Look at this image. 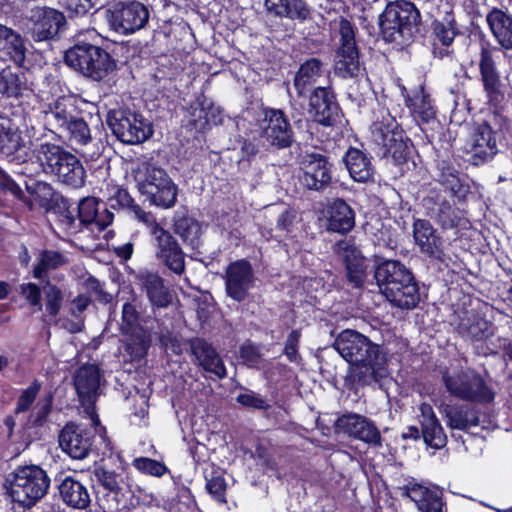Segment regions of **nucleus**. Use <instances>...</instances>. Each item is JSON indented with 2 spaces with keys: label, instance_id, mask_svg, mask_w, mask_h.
Masks as SVG:
<instances>
[{
  "label": "nucleus",
  "instance_id": "nucleus-42",
  "mask_svg": "<svg viewBox=\"0 0 512 512\" xmlns=\"http://www.w3.org/2000/svg\"><path fill=\"white\" fill-rule=\"evenodd\" d=\"M424 201L430 210V215L436 218L444 228H451L459 224L460 211L453 209L448 201L440 199L439 194L435 197L428 196Z\"/></svg>",
  "mask_w": 512,
  "mask_h": 512
},
{
  "label": "nucleus",
  "instance_id": "nucleus-21",
  "mask_svg": "<svg viewBox=\"0 0 512 512\" xmlns=\"http://www.w3.org/2000/svg\"><path fill=\"white\" fill-rule=\"evenodd\" d=\"M136 188L140 192H170L175 189V184L165 170L144 163L133 173Z\"/></svg>",
  "mask_w": 512,
  "mask_h": 512
},
{
  "label": "nucleus",
  "instance_id": "nucleus-9",
  "mask_svg": "<svg viewBox=\"0 0 512 512\" xmlns=\"http://www.w3.org/2000/svg\"><path fill=\"white\" fill-rule=\"evenodd\" d=\"M371 132L373 141L381 147L384 157H390L396 165L406 162L408 144L403 140V133L397 129L394 119L373 123Z\"/></svg>",
  "mask_w": 512,
  "mask_h": 512
},
{
  "label": "nucleus",
  "instance_id": "nucleus-50",
  "mask_svg": "<svg viewBox=\"0 0 512 512\" xmlns=\"http://www.w3.org/2000/svg\"><path fill=\"white\" fill-rule=\"evenodd\" d=\"M457 28L453 19L447 18L445 22H437L434 25V34L436 39L446 48L438 52L439 57L448 55L450 51L448 47L457 35ZM434 54H437V48H434Z\"/></svg>",
  "mask_w": 512,
  "mask_h": 512
},
{
  "label": "nucleus",
  "instance_id": "nucleus-64",
  "mask_svg": "<svg viewBox=\"0 0 512 512\" xmlns=\"http://www.w3.org/2000/svg\"><path fill=\"white\" fill-rule=\"evenodd\" d=\"M439 183L442 185L443 190L448 192H461L463 189L459 177L454 173L442 174Z\"/></svg>",
  "mask_w": 512,
  "mask_h": 512
},
{
  "label": "nucleus",
  "instance_id": "nucleus-7",
  "mask_svg": "<svg viewBox=\"0 0 512 512\" xmlns=\"http://www.w3.org/2000/svg\"><path fill=\"white\" fill-rule=\"evenodd\" d=\"M149 10L139 1H119L105 10L109 27L121 35H129L143 29L149 21Z\"/></svg>",
  "mask_w": 512,
  "mask_h": 512
},
{
  "label": "nucleus",
  "instance_id": "nucleus-6",
  "mask_svg": "<svg viewBox=\"0 0 512 512\" xmlns=\"http://www.w3.org/2000/svg\"><path fill=\"white\" fill-rule=\"evenodd\" d=\"M49 486L50 478L41 467L23 466L15 471L9 494L14 502L31 507L46 495Z\"/></svg>",
  "mask_w": 512,
  "mask_h": 512
},
{
  "label": "nucleus",
  "instance_id": "nucleus-48",
  "mask_svg": "<svg viewBox=\"0 0 512 512\" xmlns=\"http://www.w3.org/2000/svg\"><path fill=\"white\" fill-rule=\"evenodd\" d=\"M408 101L410 102L409 106L413 114L423 122H429L434 119L436 114L434 106L430 96L424 92L423 88L415 91Z\"/></svg>",
  "mask_w": 512,
  "mask_h": 512
},
{
  "label": "nucleus",
  "instance_id": "nucleus-16",
  "mask_svg": "<svg viewBox=\"0 0 512 512\" xmlns=\"http://www.w3.org/2000/svg\"><path fill=\"white\" fill-rule=\"evenodd\" d=\"M335 427L355 439L361 440L371 446L380 447L382 437L375 424L366 417L349 413L336 420Z\"/></svg>",
  "mask_w": 512,
  "mask_h": 512
},
{
  "label": "nucleus",
  "instance_id": "nucleus-54",
  "mask_svg": "<svg viewBox=\"0 0 512 512\" xmlns=\"http://www.w3.org/2000/svg\"><path fill=\"white\" fill-rule=\"evenodd\" d=\"M40 389L41 384L38 380H34L28 388L24 389L18 397L15 414L27 412L35 401Z\"/></svg>",
  "mask_w": 512,
  "mask_h": 512
},
{
  "label": "nucleus",
  "instance_id": "nucleus-17",
  "mask_svg": "<svg viewBox=\"0 0 512 512\" xmlns=\"http://www.w3.org/2000/svg\"><path fill=\"white\" fill-rule=\"evenodd\" d=\"M254 279V272L248 261L239 260L229 264L225 273L227 295L237 302L245 300L254 285Z\"/></svg>",
  "mask_w": 512,
  "mask_h": 512
},
{
  "label": "nucleus",
  "instance_id": "nucleus-36",
  "mask_svg": "<svg viewBox=\"0 0 512 512\" xmlns=\"http://www.w3.org/2000/svg\"><path fill=\"white\" fill-rule=\"evenodd\" d=\"M266 11L276 17L303 21L310 11L304 0H264Z\"/></svg>",
  "mask_w": 512,
  "mask_h": 512
},
{
  "label": "nucleus",
  "instance_id": "nucleus-37",
  "mask_svg": "<svg viewBox=\"0 0 512 512\" xmlns=\"http://www.w3.org/2000/svg\"><path fill=\"white\" fill-rule=\"evenodd\" d=\"M143 289L150 303L158 308H166L172 301V295L157 273H144L140 276Z\"/></svg>",
  "mask_w": 512,
  "mask_h": 512
},
{
  "label": "nucleus",
  "instance_id": "nucleus-24",
  "mask_svg": "<svg viewBox=\"0 0 512 512\" xmlns=\"http://www.w3.org/2000/svg\"><path fill=\"white\" fill-rule=\"evenodd\" d=\"M310 112L318 123L332 125L339 114L334 93L325 87H317L310 97Z\"/></svg>",
  "mask_w": 512,
  "mask_h": 512
},
{
  "label": "nucleus",
  "instance_id": "nucleus-19",
  "mask_svg": "<svg viewBox=\"0 0 512 512\" xmlns=\"http://www.w3.org/2000/svg\"><path fill=\"white\" fill-rule=\"evenodd\" d=\"M465 149L470 154L473 165H480L492 159L496 153V141L490 125L482 123L476 126Z\"/></svg>",
  "mask_w": 512,
  "mask_h": 512
},
{
  "label": "nucleus",
  "instance_id": "nucleus-55",
  "mask_svg": "<svg viewBox=\"0 0 512 512\" xmlns=\"http://www.w3.org/2000/svg\"><path fill=\"white\" fill-rule=\"evenodd\" d=\"M206 489L208 493L219 503L225 504L227 502V483L222 475L215 473L212 474L210 478H207Z\"/></svg>",
  "mask_w": 512,
  "mask_h": 512
},
{
  "label": "nucleus",
  "instance_id": "nucleus-60",
  "mask_svg": "<svg viewBox=\"0 0 512 512\" xmlns=\"http://www.w3.org/2000/svg\"><path fill=\"white\" fill-rule=\"evenodd\" d=\"M99 1L100 0H63V5L71 14L84 15Z\"/></svg>",
  "mask_w": 512,
  "mask_h": 512
},
{
  "label": "nucleus",
  "instance_id": "nucleus-10",
  "mask_svg": "<svg viewBox=\"0 0 512 512\" xmlns=\"http://www.w3.org/2000/svg\"><path fill=\"white\" fill-rule=\"evenodd\" d=\"M258 125L262 139L270 146L285 149L292 145L294 132L282 110L265 108Z\"/></svg>",
  "mask_w": 512,
  "mask_h": 512
},
{
  "label": "nucleus",
  "instance_id": "nucleus-25",
  "mask_svg": "<svg viewBox=\"0 0 512 512\" xmlns=\"http://www.w3.org/2000/svg\"><path fill=\"white\" fill-rule=\"evenodd\" d=\"M191 353L197 364L206 372L212 373L218 378L226 377V368L216 349L202 338H194L190 341Z\"/></svg>",
  "mask_w": 512,
  "mask_h": 512
},
{
  "label": "nucleus",
  "instance_id": "nucleus-59",
  "mask_svg": "<svg viewBox=\"0 0 512 512\" xmlns=\"http://www.w3.org/2000/svg\"><path fill=\"white\" fill-rule=\"evenodd\" d=\"M117 201L122 206L127 207L140 221L145 223L150 221L151 215L145 213L138 204H135L130 194H117Z\"/></svg>",
  "mask_w": 512,
  "mask_h": 512
},
{
  "label": "nucleus",
  "instance_id": "nucleus-13",
  "mask_svg": "<svg viewBox=\"0 0 512 512\" xmlns=\"http://www.w3.org/2000/svg\"><path fill=\"white\" fill-rule=\"evenodd\" d=\"M101 375L98 367L87 364L79 367L74 375V386L83 405H87V412L93 425L99 424V418L93 411V403L100 394Z\"/></svg>",
  "mask_w": 512,
  "mask_h": 512
},
{
  "label": "nucleus",
  "instance_id": "nucleus-27",
  "mask_svg": "<svg viewBox=\"0 0 512 512\" xmlns=\"http://www.w3.org/2000/svg\"><path fill=\"white\" fill-rule=\"evenodd\" d=\"M337 253L346 265L349 282L355 287H360L366 276L365 258L360 250L350 241H340L337 243Z\"/></svg>",
  "mask_w": 512,
  "mask_h": 512
},
{
  "label": "nucleus",
  "instance_id": "nucleus-34",
  "mask_svg": "<svg viewBox=\"0 0 512 512\" xmlns=\"http://www.w3.org/2000/svg\"><path fill=\"white\" fill-rule=\"evenodd\" d=\"M52 173L72 189H79L84 184L85 170L79 159L70 152L64 155Z\"/></svg>",
  "mask_w": 512,
  "mask_h": 512
},
{
  "label": "nucleus",
  "instance_id": "nucleus-28",
  "mask_svg": "<svg viewBox=\"0 0 512 512\" xmlns=\"http://www.w3.org/2000/svg\"><path fill=\"white\" fill-rule=\"evenodd\" d=\"M58 492L61 500L73 509H86L91 501L88 488L72 476H60L58 479Z\"/></svg>",
  "mask_w": 512,
  "mask_h": 512
},
{
  "label": "nucleus",
  "instance_id": "nucleus-32",
  "mask_svg": "<svg viewBox=\"0 0 512 512\" xmlns=\"http://www.w3.org/2000/svg\"><path fill=\"white\" fill-rule=\"evenodd\" d=\"M327 219V229L337 233L349 232L355 224L354 214L348 204L342 200L331 203L324 211Z\"/></svg>",
  "mask_w": 512,
  "mask_h": 512
},
{
  "label": "nucleus",
  "instance_id": "nucleus-23",
  "mask_svg": "<svg viewBox=\"0 0 512 512\" xmlns=\"http://www.w3.org/2000/svg\"><path fill=\"white\" fill-rule=\"evenodd\" d=\"M383 295L388 301L402 309H412L420 301L419 287L411 271L396 284L384 288Z\"/></svg>",
  "mask_w": 512,
  "mask_h": 512
},
{
  "label": "nucleus",
  "instance_id": "nucleus-31",
  "mask_svg": "<svg viewBox=\"0 0 512 512\" xmlns=\"http://www.w3.org/2000/svg\"><path fill=\"white\" fill-rule=\"evenodd\" d=\"M30 140L22 136L18 127L6 117L0 116V152L6 155L19 153L18 158L24 157Z\"/></svg>",
  "mask_w": 512,
  "mask_h": 512
},
{
  "label": "nucleus",
  "instance_id": "nucleus-63",
  "mask_svg": "<svg viewBox=\"0 0 512 512\" xmlns=\"http://www.w3.org/2000/svg\"><path fill=\"white\" fill-rule=\"evenodd\" d=\"M297 219V211L293 208H286L277 219V229L290 232Z\"/></svg>",
  "mask_w": 512,
  "mask_h": 512
},
{
  "label": "nucleus",
  "instance_id": "nucleus-33",
  "mask_svg": "<svg viewBox=\"0 0 512 512\" xmlns=\"http://www.w3.org/2000/svg\"><path fill=\"white\" fill-rule=\"evenodd\" d=\"M406 493L416 504L420 512L442 511V493L438 489L429 488L420 484H412L407 486Z\"/></svg>",
  "mask_w": 512,
  "mask_h": 512
},
{
  "label": "nucleus",
  "instance_id": "nucleus-52",
  "mask_svg": "<svg viewBox=\"0 0 512 512\" xmlns=\"http://www.w3.org/2000/svg\"><path fill=\"white\" fill-rule=\"evenodd\" d=\"M132 465L141 473L151 475L154 477H161L169 472V469L162 462L157 460L138 457L133 460Z\"/></svg>",
  "mask_w": 512,
  "mask_h": 512
},
{
  "label": "nucleus",
  "instance_id": "nucleus-51",
  "mask_svg": "<svg viewBox=\"0 0 512 512\" xmlns=\"http://www.w3.org/2000/svg\"><path fill=\"white\" fill-rule=\"evenodd\" d=\"M421 432L424 442L435 449H441L447 443V436L438 418L423 425Z\"/></svg>",
  "mask_w": 512,
  "mask_h": 512
},
{
  "label": "nucleus",
  "instance_id": "nucleus-35",
  "mask_svg": "<svg viewBox=\"0 0 512 512\" xmlns=\"http://www.w3.org/2000/svg\"><path fill=\"white\" fill-rule=\"evenodd\" d=\"M490 31L504 50H512V17L499 9L491 10L486 16Z\"/></svg>",
  "mask_w": 512,
  "mask_h": 512
},
{
  "label": "nucleus",
  "instance_id": "nucleus-5",
  "mask_svg": "<svg viewBox=\"0 0 512 512\" xmlns=\"http://www.w3.org/2000/svg\"><path fill=\"white\" fill-rule=\"evenodd\" d=\"M94 476L105 491L103 496L98 498L103 510L120 512L128 507L133 495L131 479L128 474L99 466L95 468Z\"/></svg>",
  "mask_w": 512,
  "mask_h": 512
},
{
  "label": "nucleus",
  "instance_id": "nucleus-43",
  "mask_svg": "<svg viewBox=\"0 0 512 512\" xmlns=\"http://www.w3.org/2000/svg\"><path fill=\"white\" fill-rule=\"evenodd\" d=\"M73 106L67 98H59L43 110L44 120L51 128L66 129L73 119Z\"/></svg>",
  "mask_w": 512,
  "mask_h": 512
},
{
  "label": "nucleus",
  "instance_id": "nucleus-56",
  "mask_svg": "<svg viewBox=\"0 0 512 512\" xmlns=\"http://www.w3.org/2000/svg\"><path fill=\"white\" fill-rule=\"evenodd\" d=\"M71 137L80 144H87L90 140V130L83 119L73 117L66 127Z\"/></svg>",
  "mask_w": 512,
  "mask_h": 512
},
{
  "label": "nucleus",
  "instance_id": "nucleus-49",
  "mask_svg": "<svg viewBox=\"0 0 512 512\" xmlns=\"http://www.w3.org/2000/svg\"><path fill=\"white\" fill-rule=\"evenodd\" d=\"M67 263V258L58 251L45 250L38 257V264L33 270V275L37 279H41L50 270L57 269Z\"/></svg>",
  "mask_w": 512,
  "mask_h": 512
},
{
  "label": "nucleus",
  "instance_id": "nucleus-46",
  "mask_svg": "<svg viewBox=\"0 0 512 512\" xmlns=\"http://www.w3.org/2000/svg\"><path fill=\"white\" fill-rule=\"evenodd\" d=\"M174 232L184 244L192 248L199 247L201 243L202 226L192 217L183 216L174 221Z\"/></svg>",
  "mask_w": 512,
  "mask_h": 512
},
{
  "label": "nucleus",
  "instance_id": "nucleus-58",
  "mask_svg": "<svg viewBox=\"0 0 512 512\" xmlns=\"http://www.w3.org/2000/svg\"><path fill=\"white\" fill-rule=\"evenodd\" d=\"M20 293L31 306L37 307L39 311L42 310L41 290L37 284L31 282L22 284Z\"/></svg>",
  "mask_w": 512,
  "mask_h": 512
},
{
  "label": "nucleus",
  "instance_id": "nucleus-53",
  "mask_svg": "<svg viewBox=\"0 0 512 512\" xmlns=\"http://www.w3.org/2000/svg\"><path fill=\"white\" fill-rule=\"evenodd\" d=\"M45 301H46V309L48 313L52 316H55L59 313L62 301H63V293L60 288L56 285L48 282L43 287Z\"/></svg>",
  "mask_w": 512,
  "mask_h": 512
},
{
  "label": "nucleus",
  "instance_id": "nucleus-44",
  "mask_svg": "<svg viewBox=\"0 0 512 512\" xmlns=\"http://www.w3.org/2000/svg\"><path fill=\"white\" fill-rule=\"evenodd\" d=\"M78 217L83 224L95 223L103 229L112 222V214L104 208L103 215L99 212L98 200L93 196L83 198L78 205Z\"/></svg>",
  "mask_w": 512,
  "mask_h": 512
},
{
  "label": "nucleus",
  "instance_id": "nucleus-3",
  "mask_svg": "<svg viewBox=\"0 0 512 512\" xmlns=\"http://www.w3.org/2000/svg\"><path fill=\"white\" fill-rule=\"evenodd\" d=\"M65 62L95 81L106 78L116 66L114 59L106 50L89 43L76 44L68 49L65 53Z\"/></svg>",
  "mask_w": 512,
  "mask_h": 512
},
{
  "label": "nucleus",
  "instance_id": "nucleus-8",
  "mask_svg": "<svg viewBox=\"0 0 512 512\" xmlns=\"http://www.w3.org/2000/svg\"><path fill=\"white\" fill-rule=\"evenodd\" d=\"M107 123L114 135L127 144L141 143L152 135L151 124L141 115L129 110L110 112Z\"/></svg>",
  "mask_w": 512,
  "mask_h": 512
},
{
  "label": "nucleus",
  "instance_id": "nucleus-57",
  "mask_svg": "<svg viewBox=\"0 0 512 512\" xmlns=\"http://www.w3.org/2000/svg\"><path fill=\"white\" fill-rule=\"evenodd\" d=\"M300 332L293 330L287 337L284 347V354L290 362L299 363L301 356L298 353V346L300 340Z\"/></svg>",
  "mask_w": 512,
  "mask_h": 512
},
{
  "label": "nucleus",
  "instance_id": "nucleus-1",
  "mask_svg": "<svg viewBox=\"0 0 512 512\" xmlns=\"http://www.w3.org/2000/svg\"><path fill=\"white\" fill-rule=\"evenodd\" d=\"M334 349L352 365L351 376L364 386L386 376V357L379 345L358 331L346 329L336 337Z\"/></svg>",
  "mask_w": 512,
  "mask_h": 512
},
{
  "label": "nucleus",
  "instance_id": "nucleus-39",
  "mask_svg": "<svg viewBox=\"0 0 512 512\" xmlns=\"http://www.w3.org/2000/svg\"><path fill=\"white\" fill-rule=\"evenodd\" d=\"M442 413L447 419V425L451 429L466 431L471 427L479 425V416L477 411L468 406L445 405Z\"/></svg>",
  "mask_w": 512,
  "mask_h": 512
},
{
  "label": "nucleus",
  "instance_id": "nucleus-30",
  "mask_svg": "<svg viewBox=\"0 0 512 512\" xmlns=\"http://www.w3.org/2000/svg\"><path fill=\"white\" fill-rule=\"evenodd\" d=\"M413 236L422 253L436 259H442L444 255L442 240L429 221L416 220L413 225Z\"/></svg>",
  "mask_w": 512,
  "mask_h": 512
},
{
  "label": "nucleus",
  "instance_id": "nucleus-22",
  "mask_svg": "<svg viewBox=\"0 0 512 512\" xmlns=\"http://www.w3.org/2000/svg\"><path fill=\"white\" fill-rule=\"evenodd\" d=\"M383 295L388 301L402 309H412L420 301L419 287L411 271L396 284L384 288Z\"/></svg>",
  "mask_w": 512,
  "mask_h": 512
},
{
  "label": "nucleus",
  "instance_id": "nucleus-14",
  "mask_svg": "<svg viewBox=\"0 0 512 512\" xmlns=\"http://www.w3.org/2000/svg\"><path fill=\"white\" fill-rule=\"evenodd\" d=\"M29 32L34 41L41 42L54 39L65 23L62 13L47 7H36L29 17Z\"/></svg>",
  "mask_w": 512,
  "mask_h": 512
},
{
  "label": "nucleus",
  "instance_id": "nucleus-29",
  "mask_svg": "<svg viewBox=\"0 0 512 512\" xmlns=\"http://www.w3.org/2000/svg\"><path fill=\"white\" fill-rule=\"evenodd\" d=\"M67 152L61 146L45 141L35 144L29 153L25 152L23 160L36 163L44 172L52 173Z\"/></svg>",
  "mask_w": 512,
  "mask_h": 512
},
{
  "label": "nucleus",
  "instance_id": "nucleus-15",
  "mask_svg": "<svg viewBox=\"0 0 512 512\" xmlns=\"http://www.w3.org/2000/svg\"><path fill=\"white\" fill-rule=\"evenodd\" d=\"M501 52L500 48H482L479 69L484 91L489 103L494 106L500 104L504 99L501 91L500 76L496 69L497 54Z\"/></svg>",
  "mask_w": 512,
  "mask_h": 512
},
{
  "label": "nucleus",
  "instance_id": "nucleus-61",
  "mask_svg": "<svg viewBox=\"0 0 512 512\" xmlns=\"http://www.w3.org/2000/svg\"><path fill=\"white\" fill-rule=\"evenodd\" d=\"M206 113L204 109V102H198L196 106L192 107L191 112V125L199 132L207 129Z\"/></svg>",
  "mask_w": 512,
  "mask_h": 512
},
{
  "label": "nucleus",
  "instance_id": "nucleus-47",
  "mask_svg": "<svg viewBox=\"0 0 512 512\" xmlns=\"http://www.w3.org/2000/svg\"><path fill=\"white\" fill-rule=\"evenodd\" d=\"M460 329L465 336L473 340H483L493 334L492 324L478 314L463 319Z\"/></svg>",
  "mask_w": 512,
  "mask_h": 512
},
{
  "label": "nucleus",
  "instance_id": "nucleus-4",
  "mask_svg": "<svg viewBox=\"0 0 512 512\" xmlns=\"http://www.w3.org/2000/svg\"><path fill=\"white\" fill-rule=\"evenodd\" d=\"M442 381L447 391L461 400L488 403L494 399V393L484 379L470 369H446Z\"/></svg>",
  "mask_w": 512,
  "mask_h": 512
},
{
  "label": "nucleus",
  "instance_id": "nucleus-38",
  "mask_svg": "<svg viewBox=\"0 0 512 512\" xmlns=\"http://www.w3.org/2000/svg\"><path fill=\"white\" fill-rule=\"evenodd\" d=\"M343 161L354 181L366 183L372 179L373 169L370 160L360 149L349 148Z\"/></svg>",
  "mask_w": 512,
  "mask_h": 512
},
{
  "label": "nucleus",
  "instance_id": "nucleus-18",
  "mask_svg": "<svg viewBox=\"0 0 512 512\" xmlns=\"http://www.w3.org/2000/svg\"><path fill=\"white\" fill-rule=\"evenodd\" d=\"M121 331L131 339L127 343L128 349L135 356H143L149 347V337L139 324V313L133 303H125L122 307Z\"/></svg>",
  "mask_w": 512,
  "mask_h": 512
},
{
  "label": "nucleus",
  "instance_id": "nucleus-2",
  "mask_svg": "<svg viewBox=\"0 0 512 512\" xmlns=\"http://www.w3.org/2000/svg\"><path fill=\"white\" fill-rule=\"evenodd\" d=\"M419 12L407 1L389 3L379 18L382 37L387 42L409 40L417 31Z\"/></svg>",
  "mask_w": 512,
  "mask_h": 512
},
{
  "label": "nucleus",
  "instance_id": "nucleus-20",
  "mask_svg": "<svg viewBox=\"0 0 512 512\" xmlns=\"http://www.w3.org/2000/svg\"><path fill=\"white\" fill-rule=\"evenodd\" d=\"M59 445L73 459L88 456L92 441L90 433L74 423H68L60 432Z\"/></svg>",
  "mask_w": 512,
  "mask_h": 512
},
{
  "label": "nucleus",
  "instance_id": "nucleus-11",
  "mask_svg": "<svg viewBox=\"0 0 512 512\" xmlns=\"http://www.w3.org/2000/svg\"><path fill=\"white\" fill-rule=\"evenodd\" d=\"M151 235L156 259L171 272L182 275L185 272V253L178 241L157 223H152Z\"/></svg>",
  "mask_w": 512,
  "mask_h": 512
},
{
  "label": "nucleus",
  "instance_id": "nucleus-45",
  "mask_svg": "<svg viewBox=\"0 0 512 512\" xmlns=\"http://www.w3.org/2000/svg\"><path fill=\"white\" fill-rule=\"evenodd\" d=\"M322 69L321 61L316 58L309 59L300 66L294 78V87L300 96L321 77Z\"/></svg>",
  "mask_w": 512,
  "mask_h": 512
},
{
  "label": "nucleus",
  "instance_id": "nucleus-26",
  "mask_svg": "<svg viewBox=\"0 0 512 512\" xmlns=\"http://www.w3.org/2000/svg\"><path fill=\"white\" fill-rule=\"evenodd\" d=\"M303 174L299 177L301 186L307 190H322L329 187L331 176L327 160L320 154H311Z\"/></svg>",
  "mask_w": 512,
  "mask_h": 512
},
{
  "label": "nucleus",
  "instance_id": "nucleus-40",
  "mask_svg": "<svg viewBox=\"0 0 512 512\" xmlns=\"http://www.w3.org/2000/svg\"><path fill=\"white\" fill-rule=\"evenodd\" d=\"M409 272L410 270L400 261L385 260L375 267L374 277L383 294L384 288L397 284Z\"/></svg>",
  "mask_w": 512,
  "mask_h": 512
},
{
  "label": "nucleus",
  "instance_id": "nucleus-41",
  "mask_svg": "<svg viewBox=\"0 0 512 512\" xmlns=\"http://www.w3.org/2000/svg\"><path fill=\"white\" fill-rule=\"evenodd\" d=\"M0 50L3 55L19 64L26 57V46L21 35L2 24H0Z\"/></svg>",
  "mask_w": 512,
  "mask_h": 512
},
{
  "label": "nucleus",
  "instance_id": "nucleus-12",
  "mask_svg": "<svg viewBox=\"0 0 512 512\" xmlns=\"http://www.w3.org/2000/svg\"><path fill=\"white\" fill-rule=\"evenodd\" d=\"M339 34L340 46L335 55V72L343 78L356 76L360 63L352 24L342 19L339 23Z\"/></svg>",
  "mask_w": 512,
  "mask_h": 512
},
{
  "label": "nucleus",
  "instance_id": "nucleus-62",
  "mask_svg": "<svg viewBox=\"0 0 512 512\" xmlns=\"http://www.w3.org/2000/svg\"><path fill=\"white\" fill-rule=\"evenodd\" d=\"M237 401L238 403L246 407H251L255 409L268 408V404L266 403V401L262 397L253 392H247L238 395Z\"/></svg>",
  "mask_w": 512,
  "mask_h": 512
}]
</instances>
